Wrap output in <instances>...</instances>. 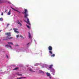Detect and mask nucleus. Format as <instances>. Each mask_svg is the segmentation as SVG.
Returning <instances> with one entry per match:
<instances>
[{"mask_svg": "<svg viewBox=\"0 0 79 79\" xmlns=\"http://www.w3.org/2000/svg\"><path fill=\"white\" fill-rule=\"evenodd\" d=\"M24 13L25 14L24 17L27 19V21H25L26 23L28 24L29 25H31L30 23H29V18H28L27 16H29V14L27 13V10L26 9H24Z\"/></svg>", "mask_w": 79, "mask_h": 79, "instance_id": "obj_1", "label": "nucleus"}, {"mask_svg": "<svg viewBox=\"0 0 79 79\" xmlns=\"http://www.w3.org/2000/svg\"><path fill=\"white\" fill-rule=\"evenodd\" d=\"M48 49L49 50V53H50L51 55H52V54H53V52L52 51V50H53V48H52V47L50 46H49L48 48Z\"/></svg>", "mask_w": 79, "mask_h": 79, "instance_id": "obj_2", "label": "nucleus"}, {"mask_svg": "<svg viewBox=\"0 0 79 79\" xmlns=\"http://www.w3.org/2000/svg\"><path fill=\"white\" fill-rule=\"evenodd\" d=\"M13 30L15 32V33H19V32L18 31V29L14 28H13Z\"/></svg>", "mask_w": 79, "mask_h": 79, "instance_id": "obj_3", "label": "nucleus"}, {"mask_svg": "<svg viewBox=\"0 0 79 79\" xmlns=\"http://www.w3.org/2000/svg\"><path fill=\"white\" fill-rule=\"evenodd\" d=\"M10 8H12V9L13 10H14V11H17V12H18V13H19V14H21V12H20L19 11L15 10V8L12 7H10Z\"/></svg>", "mask_w": 79, "mask_h": 79, "instance_id": "obj_4", "label": "nucleus"}, {"mask_svg": "<svg viewBox=\"0 0 79 79\" xmlns=\"http://www.w3.org/2000/svg\"><path fill=\"white\" fill-rule=\"evenodd\" d=\"M11 34L10 32H7L5 33L6 35H8V36H11Z\"/></svg>", "mask_w": 79, "mask_h": 79, "instance_id": "obj_5", "label": "nucleus"}, {"mask_svg": "<svg viewBox=\"0 0 79 79\" xmlns=\"http://www.w3.org/2000/svg\"><path fill=\"white\" fill-rule=\"evenodd\" d=\"M17 23L18 24H19L20 26H22V24L20 23V22H19V20H18L17 21Z\"/></svg>", "mask_w": 79, "mask_h": 79, "instance_id": "obj_6", "label": "nucleus"}, {"mask_svg": "<svg viewBox=\"0 0 79 79\" xmlns=\"http://www.w3.org/2000/svg\"><path fill=\"white\" fill-rule=\"evenodd\" d=\"M51 72H52V73H54V74H55V70L52 69L51 70Z\"/></svg>", "mask_w": 79, "mask_h": 79, "instance_id": "obj_7", "label": "nucleus"}, {"mask_svg": "<svg viewBox=\"0 0 79 79\" xmlns=\"http://www.w3.org/2000/svg\"><path fill=\"white\" fill-rule=\"evenodd\" d=\"M39 73H41V74H44V72L42 70H40L39 71Z\"/></svg>", "mask_w": 79, "mask_h": 79, "instance_id": "obj_8", "label": "nucleus"}, {"mask_svg": "<svg viewBox=\"0 0 79 79\" xmlns=\"http://www.w3.org/2000/svg\"><path fill=\"white\" fill-rule=\"evenodd\" d=\"M7 15H11V10H10L7 13Z\"/></svg>", "mask_w": 79, "mask_h": 79, "instance_id": "obj_9", "label": "nucleus"}, {"mask_svg": "<svg viewBox=\"0 0 79 79\" xmlns=\"http://www.w3.org/2000/svg\"><path fill=\"white\" fill-rule=\"evenodd\" d=\"M46 74L48 76H50V73L47 72L46 73Z\"/></svg>", "mask_w": 79, "mask_h": 79, "instance_id": "obj_10", "label": "nucleus"}, {"mask_svg": "<svg viewBox=\"0 0 79 79\" xmlns=\"http://www.w3.org/2000/svg\"><path fill=\"white\" fill-rule=\"evenodd\" d=\"M53 65L52 64H51V65H50L49 66V69H52V68H53Z\"/></svg>", "mask_w": 79, "mask_h": 79, "instance_id": "obj_11", "label": "nucleus"}, {"mask_svg": "<svg viewBox=\"0 0 79 79\" xmlns=\"http://www.w3.org/2000/svg\"><path fill=\"white\" fill-rule=\"evenodd\" d=\"M13 38L12 37H10V38H8L7 39H3V40H8L9 39H12Z\"/></svg>", "mask_w": 79, "mask_h": 79, "instance_id": "obj_12", "label": "nucleus"}, {"mask_svg": "<svg viewBox=\"0 0 79 79\" xmlns=\"http://www.w3.org/2000/svg\"><path fill=\"white\" fill-rule=\"evenodd\" d=\"M28 34H29V35H28V37L30 39H31V34H30V32H28Z\"/></svg>", "mask_w": 79, "mask_h": 79, "instance_id": "obj_13", "label": "nucleus"}, {"mask_svg": "<svg viewBox=\"0 0 79 79\" xmlns=\"http://www.w3.org/2000/svg\"><path fill=\"white\" fill-rule=\"evenodd\" d=\"M8 44H11V45H13V43H12V42H8Z\"/></svg>", "mask_w": 79, "mask_h": 79, "instance_id": "obj_14", "label": "nucleus"}, {"mask_svg": "<svg viewBox=\"0 0 79 79\" xmlns=\"http://www.w3.org/2000/svg\"><path fill=\"white\" fill-rule=\"evenodd\" d=\"M55 56V54H53L52 55H51V57H53Z\"/></svg>", "mask_w": 79, "mask_h": 79, "instance_id": "obj_15", "label": "nucleus"}, {"mask_svg": "<svg viewBox=\"0 0 79 79\" xmlns=\"http://www.w3.org/2000/svg\"><path fill=\"white\" fill-rule=\"evenodd\" d=\"M18 69V68L16 67V68H15L14 69H13V70H17Z\"/></svg>", "mask_w": 79, "mask_h": 79, "instance_id": "obj_16", "label": "nucleus"}, {"mask_svg": "<svg viewBox=\"0 0 79 79\" xmlns=\"http://www.w3.org/2000/svg\"><path fill=\"white\" fill-rule=\"evenodd\" d=\"M5 47H10V48H11V46H9L8 45H6L5 46Z\"/></svg>", "mask_w": 79, "mask_h": 79, "instance_id": "obj_17", "label": "nucleus"}, {"mask_svg": "<svg viewBox=\"0 0 79 79\" xmlns=\"http://www.w3.org/2000/svg\"><path fill=\"white\" fill-rule=\"evenodd\" d=\"M20 37H21V38L22 39H24V37L23 36H22V35H20Z\"/></svg>", "mask_w": 79, "mask_h": 79, "instance_id": "obj_18", "label": "nucleus"}, {"mask_svg": "<svg viewBox=\"0 0 79 79\" xmlns=\"http://www.w3.org/2000/svg\"><path fill=\"white\" fill-rule=\"evenodd\" d=\"M0 21H3V19L2 18H0Z\"/></svg>", "mask_w": 79, "mask_h": 79, "instance_id": "obj_19", "label": "nucleus"}, {"mask_svg": "<svg viewBox=\"0 0 79 79\" xmlns=\"http://www.w3.org/2000/svg\"><path fill=\"white\" fill-rule=\"evenodd\" d=\"M29 71H31V72H32L33 71L32 70V69H29Z\"/></svg>", "mask_w": 79, "mask_h": 79, "instance_id": "obj_20", "label": "nucleus"}, {"mask_svg": "<svg viewBox=\"0 0 79 79\" xmlns=\"http://www.w3.org/2000/svg\"><path fill=\"white\" fill-rule=\"evenodd\" d=\"M9 25H10V24L9 23L7 24V25H6V27H8V26H9Z\"/></svg>", "mask_w": 79, "mask_h": 79, "instance_id": "obj_21", "label": "nucleus"}, {"mask_svg": "<svg viewBox=\"0 0 79 79\" xmlns=\"http://www.w3.org/2000/svg\"><path fill=\"white\" fill-rule=\"evenodd\" d=\"M27 27H28V29H29V28H30V27H29V26L27 25Z\"/></svg>", "mask_w": 79, "mask_h": 79, "instance_id": "obj_22", "label": "nucleus"}, {"mask_svg": "<svg viewBox=\"0 0 79 79\" xmlns=\"http://www.w3.org/2000/svg\"><path fill=\"white\" fill-rule=\"evenodd\" d=\"M1 15L2 16H3V12L1 13Z\"/></svg>", "mask_w": 79, "mask_h": 79, "instance_id": "obj_23", "label": "nucleus"}, {"mask_svg": "<svg viewBox=\"0 0 79 79\" xmlns=\"http://www.w3.org/2000/svg\"><path fill=\"white\" fill-rule=\"evenodd\" d=\"M17 38H18L19 37V35H16Z\"/></svg>", "mask_w": 79, "mask_h": 79, "instance_id": "obj_24", "label": "nucleus"}, {"mask_svg": "<svg viewBox=\"0 0 79 79\" xmlns=\"http://www.w3.org/2000/svg\"><path fill=\"white\" fill-rule=\"evenodd\" d=\"M6 11H7V10H6L4 12V13H6Z\"/></svg>", "mask_w": 79, "mask_h": 79, "instance_id": "obj_25", "label": "nucleus"}, {"mask_svg": "<svg viewBox=\"0 0 79 79\" xmlns=\"http://www.w3.org/2000/svg\"><path fill=\"white\" fill-rule=\"evenodd\" d=\"M23 79V78L20 77V78H17V79Z\"/></svg>", "mask_w": 79, "mask_h": 79, "instance_id": "obj_26", "label": "nucleus"}, {"mask_svg": "<svg viewBox=\"0 0 79 79\" xmlns=\"http://www.w3.org/2000/svg\"><path fill=\"white\" fill-rule=\"evenodd\" d=\"M8 3H9V4H11V3L10 2H8Z\"/></svg>", "mask_w": 79, "mask_h": 79, "instance_id": "obj_27", "label": "nucleus"}, {"mask_svg": "<svg viewBox=\"0 0 79 79\" xmlns=\"http://www.w3.org/2000/svg\"><path fill=\"white\" fill-rule=\"evenodd\" d=\"M6 57H7V58H8V55H6Z\"/></svg>", "mask_w": 79, "mask_h": 79, "instance_id": "obj_28", "label": "nucleus"}, {"mask_svg": "<svg viewBox=\"0 0 79 79\" xmlns=\"http://www.w3.org/2000/svg\"><path fill=\"white\" fill-rule=\"evenodd\" d=\"M19 76H23V75L22 74H19Z\"/></svg>", "mask_w": 79, "mask_h": 79, "instance_id": "obj_29", "label": "nucleus"}, {"mask_svg": "<svg viewBox=\"0 0 79 79\" xmlns=\"http://www.w3.org/2000/svg\"><path fill=\"white\" fill-rule=\"evenodd\" d=\"M49 77H50V79H51L52 77H51V75L50 76H49Z\"/></svg>", "mask_w": 79, "mask_h": 79, "instance_id": "obj_30", "label": "nucleus"}, {"mask_svg": "<svg viewBox=\"0 0 79 79\" xmlns=\"http://www.w3.org/2000/svg\"><path fill=\"white\" fill-rule=\"evenodd\" d=\"M22 79H23V78H26V77H22Z\"/></svg>", "mask_w": 79, "mask_h": 79, "instance_id": "obj_31", "label": "nucleus"}, {"mask_svg": "<svg viewBox=\"0 0 79 79\" xmlns=\"http://www.w3.org/2000/svg\"><path fill=\"white\" fill-rule=\"evenodd\" d=\"M29 43H28L27 44V45H29Z\"/></svg>", "mask_w": 79, "mask_h": 79, "instance_id": "obj_32", "label": "nucleus"}, {"mask_svg": "<svg viewBox=\"0 0 79 79\" xmlns=\"http://www.w3.org/2000/svg\"><path fill=\"white\" fill-rule=\"evenodd\" d=\"M1 0H0V3H2V2H0V1H1Z\"/></svg>", "mask_w": 79, "mask_h": 79, "instance_id": "obj_33", "label": "nucleus"}, {"mask_svg": "<svg viewBox=\"0 0 79 79\" xmlns=\"http://www.w3.org/2000/svg\"><path fill=\"white\" fill-rule=\"evenodd\" d=\"M2 31V30H0V32H1V31Z\"/></svg>", "mask_w": 79, "mask_h": 79, "instance_id": "obj_34", "label": "nucleus"}, {"mask_svg": "<svg viewBox=\"0 0 79 79\" xmlns=\"http://www.w3.org/2000/svg\"><path fill=\"white\" fill-rule=\"evenodd\" d=\"M12 29H10V31H11V30H12Z\"/></svg>", "mask_w": 79, "mask_h": 79, "instance_id": "obj_35", "label": "nucleus"}, {"mask_svg": "<svg viewBox=\"0 0 79 79\" xmlns=\"http://www.w3.org/2000/svg\"><path fill=\"white\" fill-rule=\"evenodd\" d=\"M20 22H22V21L21 20L20 21Z\"/></svg>", "mask_w": 79, "mask_h": 79, "instance_id": "obj_36", "label": "nucleus"}, {"mask_svg": "<svg viewBox=\"0 0 79 79\" xmlns=\"http://www.w3.org/2000/svg\"><path fill=\"white\" fill-rule=\"evenodd\" d=\"M16 46H18V45H16Z\"/></svg>", "mask_w": 79, "mask_h": 79, "instance_id": "obj_37", "label": "nucleus"}]
</instances>
